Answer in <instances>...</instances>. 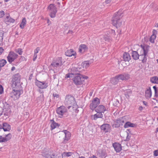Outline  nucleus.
I'll return each instance as SVG.
<instances>
[{
  "instance_id": "f257e3e1",
  "label": "nucleus",
  "mask_w": 158,
  "mask_h": 158,
  "mask_svg": "<svg viewBox=\"0 0 158 158\" xmlns=\"http://www.w3.org/2000/svg\"><path fill=\"white\" fill-rule=\"evenodd\" d=\"M64 103L66 107L68 109H77L78 108L74 98L70 95L66 96Z\"/></svg>"
},
{
  "instance_id": "f03ea898",
  "label": "nucleus",
  "mask_w": 158,
  "mask_h": 158,
  "mask_svg": "<svg viewBox=\"0 0 158 158\" xmlns=\"http://www.w3.org/2000/svg\"><path fill=\"white\" fill-rule=\"evenodd\" d=\"M77 75H76L74 77V74L73 73H68L66 74L65 78H70L74 77L73 79V81L76 85L81 84L82 83L83 81H84V79L88 78V77L86 76L84 77L82 75L78 73H77Z\"/></svg>"
},
{
  "instance_id": "7ed1b4c3",
  "label": "nucleus",
  "mask_w": 158,
  "mask_h": 158,
  "mask_svg": "<svg viewBox=\"0 0 158 158\" xmlns=\"http://www.w3.org/2000/svg\"><path fill=\"white\" fill-rule=\"evenodd\" d=\"M122 12L118 11L114 15L112 19V23L116 27H120L122 24V21L121 18Z\"/></svg>"
},
{
  "instance_id": "20e7f679",
  "label": "nucleus",
  "mask_w": 158,
  "mask_h": 158,
  "mask_svg": "<svg viewBox=\"0 0 158 158\" xmlns=\"http://www.w3.org/2000/svg\"><path fill=\"white\" fill-rule=\"evenodd\" d=\"M141 48L139 49L140 51V58L142 60L143 63L146 62L147 59V54L149 50V46L147 45H142Z\"/></svg>"
},
{
  "instance_id": "39448f33",
  "label": "nucleus",
  "mask_w": 158,
  "mask_h": 158,
  "mask_svg": "<svg viewBox=\"0 0 158 158\" xmlns=\"http://www.w3.org/2000/svg\"><path fill=\"white\" fill-rule=\"evenodd\" d=\"M20 76L18 73L16 74L13 76L12 80V85L13 87L18 89L21 87L20 82Z\"/></svg>"
},
{
  "instance_id": "423d86ee",
  "label": "nucleus",
  "mask_w": 158,
  "mask_h": 158,
  "mask_svg": "<svg viewBox=\"0 0 158 158\" xmlns=\"http://www.w3.org/2000/svg\"><path fill=\"white\" fill-rule=\"evenodd\" d=\"M62 63L61 58H59L53 61L51 65V68H53L54 69L59 71L62 67Z\"/></svg>"
},
{
  "instance_id": "0eeeda50",
  "label": "nucleus",
  "mask_w": 158,
  "mask_h": 158,
  "mask_svg": "<svg viewBox=\"0 0 158 158\" xmlns=\"http://www.w3.org/2000/svg\"><path fill=\"white\" fill-rule=\"evenodd\" d=\"M21 87L20 88H15L10 94V97L15 100L18 99L20 97Z\"/></svg>"
},
{
  "instance_id": "6e6552de",
  "label": "nucleus",
  "mask_w": 158,
  "mask_h": 158,
  "mask_svg": "<svg viewBox=\"0 0 158 158\" xmlns=\"http://www.w3.org/2000/svg\"><path fill=\"white\" fill-rule=\"evenodd\" d=\"M48 10L50 13L49 15L51 17L54 18L57 12L56 6L53 4H50L48 7Z\"/></svg>"
},
{
  "instance_id": "1a4fd4ad",
  "label": "nucleus",
  "mask_w": 158,
  "mask_h": 158,
  "mask_svg": "<svg viewBox=\"0 0 158 158\" xmlns=\"http://www.w3.org/2000/svg\"><path fill=\"white\" fill-rule=\"evenodd\" d=\"M18 56V55L13 52H10L7 57L8 60L10 63H11L16 59Z\"/></svg>"
},
{
  "instance_id": "9d476101",
  "label": "nucleus",
  "mask_w": 158,
  "mask_h": 158,
  "mask_svg": "<svg viewBox=\"0 0 158 158\" xmlns=\"http://www.w3.org/2000/svg\"><path fill=\"white\" fill-rule=\"evenodd\" d=\"M61 134L63 135H64L65 138H64L63 143H66L67 141L69 140L71 136V133L67 130H64L61 132Z\"/></svg>"
},
{
  "instance_id": "9b49d317",
  "label": "nucleus",
  "mask_w": 158,
  "mask_h": 158,
  "mask_svg": "<svg viewBox=\"0 0 158 158\" xmlns=\"http://www.w3.org/2000/svg\"><path fill=\"white\" fill-rule=\"evenodd\" d=\"M100 103V101L99 99L97 98H94L90 104V109L95 108Z\"/></svg>"
},
{
  "instance_id": "f8f14e48",
  "label": "nucleus",
  "mask_w": 158,
  "mask_h": 158,
  "mask_svg": "<svg viewBox=\"0 0 158 158\" xmlns=\"http://www.w3.org/2000/svg\"><path fill=\"white\" fill-rule=\"evenodd\" d=\"M106 146H104L102 148L98 149L97 152L98 154L102 157L106 156Z\"/></svg>"
},
{
  "instance_id": "ddd939ff",
  "label": "nucleus",
  "mask_w": 158,
  "mask_h": 158,
  "mask_svg": "<svg viewBox=\"0 0 158 158\" xmlns=\"http://www.w3.org/2000/svg\"><path fill=\"white\" fill-rule=\"evenodd\" d=\"M95 110V111L97 112V113L94 114L93 116H92L93 119L96 120L98 118H102L103 117V114L102 113L103 112V109H102V111L100 110L101 109Z\"/></svg>"
},
{
  "instance_id": "4468645a",
  "label": "nucleus",
  "mask_w": 158,
  "mask_h": 158,
  "mask_svg": "<svg viewBox=\"0 0 158 158\" xmlns=\"http://www.w3.org/2000/svg\"><path fill=\"white\" fill-rule=\"evenodd\" d=\"M119 80L127 81L130 78V75L127 73H123L118 75Z\"/></svg>"
},
{
  "instance_id": "2eb2a0df",
  "label": "nucleus",
  "mask_w": 158,
  "mask_h": 158,
  "mask_svg": "<svg viewBox=\"0 0 158 158\" xmlns=\"http://www.w3.org/2000/svg\"><path fill=\"white\" fill-rule=\"evenodd\" d=\"M35 84L38 87L42 89L46 88L48 86L47 83L38 81L35 82Z\"/></svg>"
},
{
  "instance_id": "dca6fc26",
  "label": "nucleus",
  "mask_w": 158,
  "mask_h": 158,
  "mask_svg": "<svg viewBox=\"0 0 158 158\" xmlns=\"http://www.w3.org/2000/svg\"><path fill=\"white\" fill-rule=\"evenodd\" d=\"M113 146L117 152H118L122 150L121 144L117 143H115L113 144Z\"/></svg>"
},
{
  "instance_id": "f3484780",
  "label": "nucleus",
  "mask_w": 158,
  "mask_h": 158,
  "mask_svg": "<svg viewBox=\"0 0 158 158\" xmlns=\"http://www.w3.org/2000/svg\"><path fill=\"white\" fill-rule=\"evenodd\" d=\"M101 129L105 132H108L110 130V126L108 124H103L101 126Z\"/></svg>"
},
{
  "instance_id": "a211bd4d",
  "label": "nucleus",
  "mask_w": 158,
  "mask_h": 158,
  "mask_svg": "<svg viewBox=\"0 0 158 158\" xmlns=\"http://www.w3.org/2000/svg\"><path fill=\"white\" fill-rule=\"evenodd\" d=\"M39 93L37 97V100L39 102H42L44 101V98L43 95V91L40 89L38 90Z\"/></svg>"
},
{
  "instance_id": "6ab92c4d",
  "label": "nucleus",
  "mask_w": 158,
  "mask_h": 158,
  "mask_svg": "<svg viewBox=\"0 0 158 158\" xmlns=\"http://www.w3.org/2000/svg\"><path fill=\"white\" fill-rule=\"evenodd\" d=\"M2 129H3L5 131H9L10 130V126L7 123H4L2 124Z\"/></svg>"
},
{
  "instance_id": "aec40b11",
  "label": "nucleus",
  "mask_w": 158,
  "mask_h": 158,
  "mask_svg": "<svg viewBox=\"0 0 158 158\" xmlns=\"http://www.w3.org/2000/svg\"><path fill=\"white\" fill-rule=\"evenodd\" d=\"M15 22V20L11 18L9 15L6 16L5 19V22L7 24L11 23H13Z\"/></svg>"
},
{
  "instance_id": "412c9836",
  "label": "nucleus",
  "mask_w": 158,
  "mask_h": 158,
  "mask_svg": "<svg viewBox=\"0 0 158 158\" xmlns=\"http://www.w3.org/2000/svg\"><path fill=\"white\" fill-rule=\"evenodd\" d=\"M51 155H52L51 158H62L61 153H58L56 155L55 152L53 151H51Z\"/></svg>"
},
{
  "instance_id": "4be33fe9",
  "label": "nucleus",
  "mask_w": 158,
  "mask_h": 158,
  "mask_svg": "<svg viewBox=\"0 0 158 158\" xmlns=\"http://www.w3.org/2000/svg\"><path fill=\"white\" fill-rule=\"evenodd\" d=\"M76 54V52L72 49L68 50L65 52V55L68 56H75Z\"/></svg>"
},
{
  "instance_id": "5701e85b",
  "label": "nucleus",
  "mask_w": 158,
  "mask_h": 158,
  "mask_svg": "<svg viewBox=\"0 0 158 158\" xmlns=\"http://www.w3.org/2000/svg\"><path fill=\"white\" fill-rule=\"evenodd\" d=\"M87 48L85 44H82L80 46L79 48V52L81 53H83L87 50Z\"/></svg>"
},
{
  "instance_id": "b1692460",
  "label": "nucleus",
  "mask_w": 158,
  "mask_h": 158,
  "mask_svg": "<svg viewBox=\"0 0 158 158\" xmlns=\"http://www.w3.org/2000/svg\"><path fill=\"white\" fill-rule=\"evenodd\" d=\"M145 97L147 98H150L152 96V91L150 87H149L146 90Z\"/></svg>"
},
{
  "instance_id": "393cba45",
  "label": "nucleus",
  "mask_w": 158,
  "mask_h": 158,
  "mask_svg": "<svg viewBox=\"0 0 158 158\" xmlns=\"http://www.w3.org/2000/svg\"><path fill=\"white\" fill-rule=\"evenodd\" d=\"M124 60L128 62L131 59V56L129 53L126 52L124 53L123 55Z\"/></svg>"
},
{
  "instance_id": "a878e982",
  "label": "nucleus",
  "mask_w": 158,
  "mask_h": 158,
  "mask_svg": "<svg viewBox=\"0 0 158 158\" xmlns=\"http://www.w3.org/2000/svg\"><path fill=\"white\" fill-rule=\"evenodd\" d=\"M89 65V63L88 61H85L83 62L81 65L80 67H82V70H84L88 68Z\"/></svg>"
},
{
  "instance_id": "bb28decb",
  "label": "nucleus",
  "mask_w": 158,
  "mask_h": 158,
  "mask_svg": "<svg viewBox=\"0 0 158 158\" xmlns=\"http://www.w3.org/2000/svg\"><path fill=\"white\" fill-rule=\"evenodd\" d=\"M118 76L117 75L115 76L114 77H113L111 78L110 80V82L111 83L113 84H116L119 81V80L118 79Z\"/></svg>"
},
{
  "instance_id": "cd10ccee",
  "label": "nucleus",
  "mask_w": 158,
  "mask_h": 158,
  "mask_svg": "<svg viewBox=\"0 0 158 158\" xmlns=\"http://www.w3.org/2000/svg\"><path fill=\"white\" fill-rule=\"evenodd\" d=\"M132 56L134 60H137L140 57V54H139L137 52L133 51L132 52Z\"/></svg>"
},
{
  "instance_id": "c85d7f7f",
  "label": "nucleus",
  "mask_w": 158,
  "mask_h": 158,
  "mask_svg": "<svg viewBox=\"0 0 158 158\" xmlns=\"http://www.w3.org/2000/svg\"><path fill=\"white\" fill-rule=\"evenodd\" d=\"M136 125L135 124L129 122H127L125 123L124 127L125 128L129 127H136Z\"/></svg>"
},
{
  "instance_id": "c756f323",
  "label": "nucleus",
  "mask_w": 158,
  "mask_h": 158,
  "mask_svg": "<svg viewBox=\"0 0 158 158\" xmlns=\"http://www.w3.org/2000/svg\"><path fill=\"white\" fill-rule=\"evenodd\" d=\"M50 122L52 123L50 126L52 130L55 129L57 126H59L58 124L55 122L53 119L51 120Z\"/></svg>"
},
{
  "instance_id": "7c9ffc66",
  "label": "nucleus",
  "mask_w": 158,
  "mask_h": 158,
  "mask_svg": "<svg viewBox=\"0 0 158 158\" xmlns=\"http://www.w3.org/2000/svg\"><path fill=\"white\" fill-rule=\"evenodd\" d=\"M56 111L59 115L62 116L64 113L66 112L67 109H56Z\"/></svg>"
},
{
  "instance_id": "2f4dec72",
  "label": "nucleus",
  "mask_w": 158,
  "mask_h": 158,
  "mask_svg": "<svg viewBox=\"0 0 158 158\" xmlns=\"http://www.w3.org/2000/svg\"><path fill=\"white\" fill-rule=\"evenodd\" d=\"M26 20L25 18H23L21 23L20 25V27L21 29H23L24 26L26 24Z\"/></svg>"
},
{
  "instance_id": "473e14b6",
  "label": "nucleus",
  "mask_w": 158,
  "mask_h": 158,
  "mask_svg": "<svg viewBox=\"0 0 158 158\" xmlns=\"http://www.w3.org/2000/svg\"><path fill=\"white\" fill-rule=\"evenodd\" d=\"M150 81L152 83H158V77L156 76L152 77L150 78Z\"/></svg>"
},
{
  "instance_id": "72a5a7b5",
  "label": "nucleus",
  "mask_w": 158,
  "mask_h": 158,
  "mask_svg": "<svg viewBox=\"0 0 158 158\" xmlns=\"http://www.w3.org/2000/svg\"><path fill=\"white\" fill-rule=\"evenodd\" d=\"M131 91L130 89H127L125 91V94L126 97L127 98H129L131 94Z\"/></svg>"
},
{
  "instance_id": "f704fd0d",
  "label": "nucleus",
  "mask_w": 158,
  "mask_h": 158,
  "mask_svg": "<svg viewBox=\"0 0 158 158\" xmlns=\"http://www.w3.org/2000/svg\"><path fill=\"white\" fill-rule=\"evenodd\" d=\"M62 154V158L63 156H67L69 157L71 156L73 154V153L70 152H64L63 153H61Z\"/></svg>"
},
{
  "instance_id": "c9c22d12",
  "label": "nucleus",
  "mask_w": 158,
  "mask_h": 158,
  "mask_svg": "<svg viewBox=\"0 0 158 158\" xmlns=\"http://www.w3.org/2000/svg\"><path fill=\"white\" fill-rule=\"evenodd\" d=\"M51 154V151L48 152H42V155L43 156L46 158H51V156H50Z\"/></svg>"
},
{
  "instance_id": "e433bc0d",
  "label": "nucleus",
  "mask_w": 158,
  "mask_h": 158,
  "mask_svg": "<svg viewBox=\"0 0 158 158\" xmlns=\"http://www.w3.org/2000/svg\"><path fill=\"white\" fill-rule=\"evenodd\" d=\"M115 127H119L120 125H122L121 122H120V118L118 119L115 122Z\"/></svg>"
},
{
  "instance_id": "4c0bfd02",
  "label": "nucleus",
  "mask_w": 158,
  "mask_h": 158,
  "mask_svg": "<svg viewBox=\"0 0 158 158\" xmlns=\"http://www.w3.org/2000/svg\"><path fill=\"white\" fill-rule=\"evenodd\" d=\"M82 68L80 65L77 67H74L72 69V70L73 72H81V70Z\"/></svg>"
},
{
  "instance_id": "58836bf2",
  "label": "nucleus",
  "mask_w": 158,
  "mask_h": 158,
  "mask_svg": "<svg viewBox=\"0 0 158 158\" xmlns=\"http://www.w3.org/2000/svg\"><path fill=\"white\" fill-rule=\"evenodd\" d=\"M156 35H152L150 38V41L152 43H154V40L156 39Z\"/></svg>"
},
{
  "instance_id": "ea45409f",
  "label": "nucleus",
  "mask_w": 158,
  "mask_h": 158,
  "mask_svg": "<svg viewBox=\"0 0 158 158\" xmlns=\"http://www.w3.org/2000/svg\"><path fill=\"white\" fill-rule=\"evenodd\" d=\"M6 63V61L4 59L0 60V67H3Z\"/></svg>"
},
{
  "instance_id": "a19ab883",
  "label": "nucleus",
  "mask_w": 158,
  "mask_h": 158,
  "mask_svg": "<svg viewBox=\"0 0 158 158\" xmlns=\"http://www.w3.org/2000/svg\"><path fill=\"white\" fill-rule=\"evenodd\" d=\"M3 32L2 31H0V45L2 44L3 37Z\"/></svg>"
},
{
  "instance_id": "79ce46f5",
  "label": "nucleus",
  "mask_w": 158,
  "mask_h": 158,
  "mask_svg": "<svg viewBox=\"0 0 158 158\" xmlns=\"http://www.w3.org/2000/svg\"><path fill=\"white\" fill-rule=\"evenodd\" d=\"M12 135L11 134L9 133L6 135H5V137L6 140L7 141L9 140L11 138Z\"/></svg>"
},
{
  "instance_id": "37998d69",
  "label": "nucleus",
  "mask_w": 158,
  "mask_h": 158,
  "mask_svg": "<svg viewBox=\"0 0 158 158\" xmlns=\"http://www.w3.org/2000/svg\"><path fill=\"white\" fill-rule=\"evenodd\" d=\"M153 88L155 91V96L157 97L158 96V89H157L156 86H153Z\"/></svg>"
},
{
  "instance_id": "c03bdc74",
  "label": "nucleus",
  "mask_w": 158,
  "mask_h": 158,
  "mask_svg": "<svg viewBox=\"0 0 158 158\" xmlns=\"http://www.w3.org/2000/svg\"><path fill=\"white\" fill-rule=\"evenodd\" d=\"M6 142V140L5 137H2V136H0V143Z\"/></svg>"
},
{
  "instance_id": "a18cd8bd",
  "label": "nucleus",
  "mask_w": 158,
  "mask_h": 158,
  "mask_svg": "<svg viewBox=\"0 0 158 158\" xmlns=\"http://www.w3.org/2000/svg\"><path fill=\"white\" fill-rule=\"evenodd\" d=\"M15 52H17L20 55H22L23 52V51L22 50V49L20 48H19L17 49L16 50Z\"/></svg>"
},
{
  "instance_id": "49530a36",
  "label": "nucleus",
  "mask_w": 158,
  "mask_h": 158,
  "mask_svg": "<svg viewBox=\"0 0 158 158\" xmlns=\"http://www.w3.org/2000/svg\"><path fill=\"white\" fill-rule=\"evenodd\" d=\"M126 134L127 135V136L126 137V139L125 140L126 141H128L130 139L131 136L128 134V133L126 132Z\"/></svg>"
},
{
  "instance_id": "de8ad7c7",
  "label": "nucleus",
  "mask_w": 158,
  "mask_h": 158,
  "mask_svg": "<svg viewBox=\"0 0 158 158\" xmlns=\"http://www.w3.org/2000/svg\"><path fill=\"white\" fill-rule=\"evenodd\" d=\"M125 118L124 117H122L120 118V122H121V124H122V125H123V123H124L125 122L124 120L125 119Z\"/></svg>"
},
{
  "instance_id": "09e8293b",
  "label": "nucleus",
  "mask_w": 158,
  "mask_h": 158,
  "mask_svg": "<svg viewBox=\"0 0 158 158\" xmlns=\"http://www.w3.org/2000/svg\"><path fill=\"white\" fill-rule=\"evenodd\" d=\"M154 156H158V150H155L154 151Z\"/></svg>"
},
{
  "instance_id": "8fccbe9b",
  "label": "nucleus",
  "mask_w": 158,
  "mask_h": 158,
  "mask_svg": "<svg viewBox=\"0 0 158 158\" xmlns=\"http://www.w3.org/2000/svg\"><path fill=\"white\" fill-rule=\"evenodd\" d=\"M3 92V89L2 86L0 85V94H1Z\"/></svg>"
},
{
  "instance_id": "3c124183",
  "label": "nucleus",
  "mask_w": 158,
  "mask_h": 158,
  "mask_svg": "<svg viewBox=\"0 0 158 158\" xmlns=\"http://www.w3.org/2000/svg\"><path fill=\"white\" fill-rule=\"evenodd\" d=\"M4 15V12L2 11H0V18L3 17Z\"/></svg>"
},
{
  "instance_id": "603ef678",
  "label": "nucleus",
  "mask_w": 158,
  "mask_h": 158,
  "mask_svg": "<svg viewBox=\"0 0 158 158\" xmlns=\"http://www.w3.org/2000/svg\"><path fill=\"white\" fill-rule=\"evenodd\" d=\"M40 50L39 48H37L34 51V53L37 54Z\"/></svg>"
},
{
  "instance_id": "864d4df0",
  "label": "nucleus",
  "mask_w": 158,
  "mask_h": 158,
  "mask_svg": "<svg viewBox=\"0 0 158 158\" xmlns=\"http://www.w3.org/2000/svg\"><path fill=\"white\" fill-rule=\"evenodd\" d=\"M53 96L54 98H58L59 97V94L56 93L53 94Z\"/></svg>"
},
{
  "instance_id": "5fc2aeb1",
  "label": "nucleus",
  "mask_w": 158,
  "mask_h": 158,
  "mask_svg": "<svg viewBox=\"0 0 158 158\" xmlns=\"http://www.w3.org/2000/svg\"><path fill=\"white\" fill-rule=\"evenodd\" d=\"M37 57V54L34 53L33 58V60L34 61H35V60L36 59Z\"/></svg>"
},
{
  "instance_id": "6e6d98bb",
  "label": "nucleus",
  "mask_w": 158,
  "mask_h": 158,
  "mask_svg": "<svg viewBox=\"0 0 158 158\" xmlns=\"http://www.w3.org/2000/svg\"><path fill=\"white\" fill-rule=\"evenodd\" d=\"M157 33V31H156V30L154 29L153 30V34L152 35H156Z\"/></svg>"
},
{
  "instance_id": "4d7b16f0",
  "label": "nucleus",
  "mask_w": 158,
  "mask_h": 158,
  "mask_svg": "<svg viewBox=\"0 0 158 158\" xmlns=\"http://www.w3.org/2000/svg\"><path fill=\"white\" fill-rule=\"evenodd\" d=\"M3 49L2 48L0 47V55H1L3 51Z\"/></svg>"
},
{
  "instance_id": "13d9d810",
  "label": "nucleus",
  "mask_w": 158,
  "mask_h": 158,
  "mask_svg": "<svg viewBox=\"0 0 158 158\" xmlns=\"http://www.w3.org/2000/svg\"><path fill=\"white\" fill-rule=\"evenodd\" d=\"M104 106L102 105H100L98 106V109H104Z\"/></svg>"
},
{
  "instance_id": "bf43d9fd",
  "label": "nucleus",
  "mask_w": 158,
  "mask_h": 158,
  "mask_svg": "<svg viewBox=\"0 0 158 158\" xmlns=\"http://www.w3.org/2000/svg\"><path fill=\"white\" fill-rule=\"evenodd\" d=\"M111 0H106L105 2L107 4L111 2Z\"/></svg>"
},
{
  "instance_id": "052dcab7",
  "label": "nucleus",
  "mask_w": 158,
  "mask_h": 158,
  "mask_svg": "<svg viewBox=\"0 0 158 158\" xmlns=\"http://www.w3.org/2000/svg\"><path fill=\"white\" fill-rule=\"evenodd\" d=\"M89 158H98L96 156L93 155L92 156L90 157Z\"/></svg>"
},
{
  "instance_id": "680f3d73",
  "label": "nucleus",
  "mask_w": 158,
  "mask_h": 158,
  "mask_svg": "<svg viewBox=\"0 0 158 158\" xmlns=\"http://www.w3.org/2000/svg\"><path fill=\"white\" fill-rule=\"evenodd\" d=\"M103 38L104 39V40L105 41H106L109 39V37L108 36H106V37L104 36L103 37Z\"/></svg>"
},
{
  "instance_id": "e2e57ef3",
  "label": "nucleus",
  "mask_w": 158,
  "mask_h": 158,
  "mask_svg": "<svg viewBox=\"0 0 158 158\" xmlns=\"http://www.w3.org/2000/svg\"><path fill=\"white\" fill-rule=\"evenodd\" d=\"M10 111V113H9V114H8V113H5L4 114V115H9V114H10V113H11V111H10H10Z\"/></svg>"
},
{
  "instance_id": "0e129e2a",
  "label": "nucleus",
  "mask_w": 158,
  "mask_h": 158,
  "mask_svg": "<svg viewBox=\"0 0 158 158\" xmlns=\"http://www.w3.org/2000/svg\"><path fill=\"white\" fill-rule=\"evenodd\" d=\"M93 91H91L90 93H89V95L90 96H91L92 95V94H93Z\"/></svg>"
},
{
  "instance_id": "69168bd1",
  "label": "nucleus",
  "mask_w": 158,
  "mask_h": 158,
  "mask_svg": "<svg viewBox=\"0 0 158 158\" xmlns=\"http://www.w3.org/2000/svg\"><path fill=\"white\" fill-rule=\"evenodd\" d=\"M15 69V67H13L11 69V70L13 71Z\"/></svg>"
},
{
  "instance_id": "338daca9",
  "label": "nucleus",
  "mask_w": 158,
  "mask_h": 158,
  "mask_svg": "<svg viewBox=\"0 0 158 158\" xmlns=\"http://www.w3.org/2000/svg\"><path fill=\"white\" fill-rule=\"evenodd\" d=\"M26 104H27V105H28V104H27V102H23V105L24 106V105H25Z\"/></svg>"
},
{
  "instance_id": "774afa93",
  "label": "nucleus",
  "mask_w": 158,
  "mask_h": 158,
  "mask_svg": "<svg viewBox=\"0 0 158 158\" xmlns=\"http://www.w3.org/2000/svg\"><path fill=\"white\" fill-rule=\"evenodd\" d=\"M155 27H158V23L156 24L155 25Z\"/></svg>"
}]
</instances>
